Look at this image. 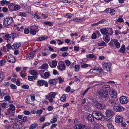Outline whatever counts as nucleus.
Returning <instances> with one entry per match:
<instances>
[{
    "label": "nucleus",
    "instance_id": "1",
    "mask_svg": "<svg viewBox=\"0 0 129 129\" xmlns=\"http://www.w3.org/2000/svg\"><path fill=\"white\" fill-rule=\"evenodd\" d=\"M9 107L7 109L5 112V114L6 115L14 114L15 112V107L13 104H10Z\"/></svg>",
    "mask_w": 129,
    "mask_h": 129
},
{
    "label": "nucleus",
    "instance_id": "2",
    "mask_svg": "<svg viewBox=\"0 0 129 129\" xmlns=\"http://www.w3.org/2000/svg\"><path fill=\"white\" fill-rule=\"evenodd\" d=\"M9 107L7 109L5 112V114L6 115L14 114L15 112V107L13 104H10Z\"/></svg>",
    "mask_w": 129,
    "mask_h": 129
},
{
    "label": "nucleus",
    "instance_id": "3",
    "mask_svg": "<svg viewBox=\"0 0 129 129\" xmlns=\"http://www.w3.org/2000/svg\"><path fill=\"white\" fill-rule=\"evenodd\" d=\"M108 44L114 48L118 49L120 46V44L118 42V40L115 39H112Z\"/></svg>",
    "mask_w": 129,
    "mask_h": 129
},
{
    "label": "nucleus",
    "instance_id": "4",
    "mask_svg": "<svg viewBox=\"0 0 129 129\" xmlns=\"http://www.w3.org/2000/svg\"><path fill=\"white\" fill-rule=\"evenodd\" d=\"M16 36V34L15 33L11 34L9 35L6 34L5 35V39L7 40V42L12 43L14 40V38Z\"/></svg>",
    "mask_w": 129,
    "mask_h": 129
},
{
    "label": "nucleus",
    "instance_id": "5",
    "mask_svg": "<svg viewBox=\"0 0 129 129\" xmlns=\"http://www.w3.org/2000/svg\"><path fill=\"white\" fill-rule=\"evenodd\" d=\"M13 20L11 17L8 18L4 19L3 25L4 26L6 27L11 24L13 22Z\"/></svg>",
    "mask_w": 129,
    "mask_h": 129
},
{
    "label": "nucleus",
    "instance_id": "6",
    "mask_svg": "<svg viewBox=\"0 0 129 129\" xmlns=\"http://www.w3.org/2000/svg\"><path fill=\"white\" fill-rule=\"evenodd\" d=\"M56 96V93L54 92H51L49 94V95L46 96V98L49 101L50 103L54 102L53 98H55Z\"/></svg>",
    "mask_w": 129,
    "mask_h": 129
},
{
    "label": "nucleus",
    "instance_id": "7",
    "mask_svg": "<svg viewBox=\"0 0 129 129\" xmlns=\"http://www.w3.org/2000/svg\"><path fill=\"white\" fill-rule=\"evenodd\" d=\"M7 61L10 63H13L15 62V59L13 55L10 54L8 56H5Z\"/></svg>",
    "mask_w": 129,
    "mask_h": 129
},
{
    "label": "nucleus",
    "instance_id": "8",
    "mask_svg": "<svg viewBox=\"0 0 129 129\" xmlns=\"http://www.w3.org/2000/svg\"><path fill=\"white\" fill-rule=\"evenodd\" d=\"M57 68L59 70L63 71L66 69V66L63 62H59L57 66Z\"/></svg>",
    "mask_w": 129,
    "mask_h": 129
},
{
    "label": "nucleus",
    "instance_id": "9",
    "mask_svg": "<svg viewBox=\"0 0 129 129\" xmlns=\"http://www.w3.org/2000/svg\"><path fill=\"white\" fill-rule=\"evenodd\" d=\"M113 109L116 112H121L124 110V108L121 106H116L113 107Z\"/></svg>",
    "mask_w": 129,
    "mask_h": 129
},
{
    "label": "nucleus",
    "instance_id": "10",
    "mask_svg": "<svg viewBox=\"0 0 129 129\" xmlns=\"http://www.w3.org/2000/svg\"><path fill=\"white\" fill-rule=\"evenodd\" d=\"M123 117L120 115L117 116L115 118V122L118 123H120L123 122Z\"/></svg>",
    "mask_w": 129,
    "mask_h": 129
},
{
    "label": "nucleus",
    "instance_id": "11",
    "mask_svg": "<svg viewBox=\"0 0 129 129\" xmlns=\"http://www.w3.org/2000/svg\"><path fill=\"white\" fill-rule=\"evenodd\" d=\"M98 93L101 96L104 98L107 97L108 95V93L107 92H104L101 90L100 91H98Z\"/></svg>",
    "mask_w": 129,
    "mask_h": 129
},
{
    "label": "nucleus",
    "instance_id": "12",
    "mask_svg": "<svg viewBox=\"0 0 129 129\" xmlns=\"http://www.w3.org/2000/svg\"><path fill=\"white\" fill-rule=\"evenodd\" d=\"M111 66V64L110 63H105L103 65V67H104V69H105L107 71H110Z\"/></svg>",
    "mask_w": 129,
    "mask_h": 129
},
{
    "label": "nucleus",
    "instance_id": "13",
    "mask_svg": "<svg viewBox=\"0 0 129 129\" xmlns=\"http://www.w3.org/2000/svg\"><path fill=\"white\" fill-rule=\"evenodd\" d=\"M102 90L104 92H107L108 93L110 90V88L109 86L108 85H105L103 86L102 88Z\"/></svg>",
    "mask_w": 129,
    "mask_h": 129
},
{
    "label": "nucleus",
    "instance_id": "14",
    "mask_svg": "<svg viewBox=\"0 0 129 129\" xmlns=\"http://www.w3.org/2000/svg\"><path fill=\"white\" fill-rule=\"evenodd\" d=\"M120 103L122 104H125L128 102L127 98L125 96H122L120 98Z\"/></svg>",
    "mask_w": 129,
    "mask_h": 129
},
{
    "label": "nucleus",
    "instance_id": "15",
    "mask_svg": "<svg viewBox=\"0 0 129 129\" xmlns=\"http://www.w3.org/2000/svg\"><path fill=\"white\" fill-rule=\"evenodd\" d=\"M14 114H11L9 116V118L10 122L12 123H16V119L14 118Z\"/></svg>",
    "mask_w": 129,
    "mask_h": 129
},
{
    "label": "nucleus",
    "instance_id": "16",
    "mask_svg": "<svg viewBox=\"0 0 129 129\" xmlns=\"http://www.w3.org/2000/svg\"><path fill=\"white\" fill-rule=\"evenodd\" d=\"M20 43H15L12 46V48L13 50H15L19 48L21 46Z\"/></svg>",
    "mask_w": 129,
    "mask_h": 129
},
{
    "label": "nucleus",
    "instance_id": "17",
    "mask_svg": "<svg viewBox=\"0 0 129 129\" xmlns=\"http://www.w3.org/2000/svg\"><path fill=\"white\" fill-rule=\"evenodd\" d=\"M105 113L106 115L107 116L111 117L113 116L114 114L113 111L110 109L107 110Z\"/></svg>",
    "mask_w": 129,
    "mask_h": 129
},
{
    "label": "nucleus",
    "instance_id": "18",
    "mask_svg": "<svg viewBox=\"0 0 129 129\" xmlns=\"http://www.w3.org/2000/svg\"><path fill=\"white\" fill-rule=\"evenodd\" d=\"M95 114L97 117H95V118L97 120L102 119L103 117V115L100 112H97L95 113Z\"/></svg>",
    "mask_w": 129,
    "mask_h": 129
},
{
    "label": "nucleus",
    "instance_id": "19",
    "mask_svg": "<svg viewBox=\"0 0 129 129\" xmlns=\"http://www.w3.org/2000/svg\"><path fill=\"white\" fill-rule=\"evenodd\" d=\"M48 65L47 63L43 64L41 66V69L45 70H41V73L44 72V71L48 69Z\"/></svg>",
    "mask_w": 129,
    "mask_h": 129
},
{
    "label": "nucleus",
    "instance_id": "20",
    "mask_svg": "<svg viewBox=\"0 0 129 129\" xmlns=\"http://www.w3.org/2000/svg\"><path fill=\"white\" fill-rule=\"evenodd\" d=\"M57 81V79H51L49 80L48 83L50 85H55Z\"/></svg>",
    "mask_w": 129,
    "mask_h": 129
},
{
    "label": "nucleus",
    "instance_id": "21",
    "mask_svg": "<svg viewBox=\"0 0 129 129\" xmlns=\"http://www.w3.org/2000/svg\"><path fill=\"white\" fill-rule=\"evenodd\" d=\"M95 106L97 108L102 109L104 108L105 105L104 104L97 102Z\"/></svg>",
    "mask_w": 129,
    "mask_h": 129
},
{
    "label": "nucleus",
    "instance_id": "22",
    "mask_svg": "<svg viewBox=\"0 0 129 129\" xmlns=\"http://www.w3.org/2000/svg\"><path fill=\"white\" fill-rule=\"evenodd\" d=\"M50 76V73L47 71L44 73L43 75H41V77L44 79H47Z\"/></svg>",
    "mask_w": 129,
    "mask_h": 129
},
{
    "label": "nucleus",
    "instance_id": "23",
    "mask_svg": "<svg viewBox=\"0 0 129 129\" xmlns=\"http://www.w3.org/2000/svg\"><path fill=\"white\" fill-rule=\"evenodd\" d=\"M35 54V51H33L31 52L28 55H27V59L28 60H29L33 58L34 56V55Z\"/></svg>",
    "mask_w": 129,
    "mask_h": 129
},
{
    "label": "nucleus",
    "instance_id": "24",
    "mask_svg": "<svg viewBox=\"0 0 129 129\" xmlns=\"http://www.w3.org/2000/svg\"><path fill=\"white\" fill-rule=\"evenodd\" d=\"M85 126L81 124L76 125L75 127V129H83L85 128Z\"/></svg>",
    "mask_w": 129,
    "mask_h": 129
},
{
    "label": "nucleus",
    "instance_id": "25",
    "mask_svg": "<svg viewBox=\"0 0 129 129\" xmlns=\"http://www.w3.org/2000/svg\"><path fill=\"white\" fill-rule=\"evenodd\" d=\"M110 95L111 97L115 98L117 97V94L114 90H112L111 92L110 93Z\"/></svg>",
    "mask_w": 129,
    "mask_h": 129
},
{
    "label": "nucleus",
    "instance_id": "26",
    "mask_svg": "<svg viewBox=\"0 0 129 129\" xmlns=\"http://www.w3.org/2000/svg\"><path fill=\"white\" fill-rule=\"evenodd\" d=\"M125 50V45L122 44L119 50L122 53H124Z\"/></svg>",
    "mask_w": 129,
    "mask_h": 129
},
{
    "label": "nucleus",
    "instance_id": "27",
    "mask_svg": "<svg viewBox=\"0 0 129 129\" xmlns=\"http://www.w3.org/2000/svg\"><path fill=\"white\" fill-rule=\"evenodd\" d=\"M87 118L89 121L93 122L94 120V118L93 116L90 114L88 115Z\"/></svg>",
    "mask_w": 129,
    "mask_h": 129
},
{
    "label": "nucleus",
    "instance_id": "28",
    "mask_svg": "<svg viewBox=\"0 0 129 129\" xmlns=\"http://www.w3.org/2000/svg\"><path fill=\"white\" fill-rule=\"evenodd\" d=\"M52 65L49 64L50 66L52 68H54L56 67L57 64V62L56 60H53L52 62Z\"/></svg>",
    "mask_w": 129,
    "mask_h": 129
},
{
    "label": "nucleus",
    "instance_id": "29",
    "mask_svg": "<svg viewBox=\"0 0 129 129\" xmlns=\"http://www.w3.org/2000/svg\"><path fill=\"white\" fill-rule=\"evenodd\" d=\"M44 85L46 87H47L48 86V83L46 81L41 80V86Z\"/></svg>",
    "mask_w": 129,
    "mask_h": 129
},
{
    "label": "nucleus",
    "instance_id": "30",
    "mask_svg": "<svg viewBox=\"0 0 129 129\" xmlns=\"http://www.w3.org/2000/svg\"><path fill=\"white\" fill-rule=\"evenodd\" d=\"M100 31L101 32L102 34L103 35H106L108 33V30L106 28L101 29L100 30Z\"/></svg>",
    "mask_w": 129,
    "mask_h": 129
},
{
    "label": "nucleus",
    "instance_id": "31",
    "mask_svg": "<svg viewBox=\"0 0 129 129\" xmlns=\"http://www.w3.org/2000/svg\"><path fill=\"white\" fill-rule=\"evenodd\" d=\"M49 54L48 50H44L42 52V54L43 56L47 55Z\"/></svg>",
    "mask_w": 129,
    "mask_h": 129
},
{
    "label": "nucleus",
    "instance_id": "32",
    "mask_svg": "<svg viewBox=\"0 0 129 129\" xmlns=\"http://www.w3.org/2000/svg\"><path fill=\"white\" fill-rule=\"evenodd\" d=\"M81 67L83 68H85L88 67H90L91 65H90L88 64H87L83 63H81Z\"/></svg>",
    "mask_w": 129,
    "mask_h": 129
},
{
    "label": "nucleus",
    "instance_id": "33",
    "mask_svg": "<svg viewBox=\"0 0 129 129\" xmlns=\"http://www.w3.org/2000/svg\"><path fill=\"white\" fill-rule=\"evenodd\" d=\"M107 127H108L109 129H113L114 128V126H113L112 123L110 122H109L107 123Z\"/></svg>",
    "mask_w": 129,
    "mask_h": 129
},
{
    "label": "nucleus",
    "instance_id": "34",
    "mask_svg": "<svg viewBox=\"0 0 129 129\" xmlns=\"http://www.w3.org/2000/svg\"><path fill=\"white\" fill-rule=\"evenodd\" d=\"M37 77V76H29L28 77V80L30 81L34 80Z\"/></svg>",
    "mask_w": 129,
    "mask_h": 129
},
{
    "label": "nucleus",
    "instance_id": "35",
    "mask_svg": "<svg viewBox=\"0 0 129 129\" xmlns=\"http://www.w3.org/2000/svg\"><path fill=\"white\" fill-rule=\"evenodd\" d=\"M84 109L85 110L89 111L91 110V108L88 105H85L84 107Z\"/></svg>",
    "mask_w": 129,
    "mask_h": 129
},
{
    "label": "nucleus",
    "instance_id": "36",
    "mask_svg": "<svg viewBox=\"0 0 129 129\" xmlns=\"http://www.w3.org/2000/svg\"><path fill=\"white\" fill-rule=\"evenodd\" d=\"M97 45L98 46H105L106 45V44L104 41H102L101 42L99 43H97Z\"/></svg>",
    "mask_w": 129,
    "mask_h": 129
},
{
    "label": "nucleus",
    "instance_id": "37",
    "mask_svg": "<svg viewBox=\"0 0 129 129\" xmlns=\"http://www.w3.org/2000/svg\"><path fill=\"white\" fill-rule=\"evenodd\" d=\"M109 102L112 105H114L116 104L115 101L113 99H110Z\"/></svg>",
    "mask_w": 129,
    "mask_h": 129
},
{
    "label": "nucleus",
    "instance_id": "38",
    "mask_svg": "<svg viewBox=\"0 0 129 129\" xmlns=\"http://www.w3.org/2000/svg\"><path fill=\"white\" fill-rule=\"evenodd\" d=\"M18 15L23 17H25L26 16V13H25L20 12L19 13Z\"/></svg>",
    "mask_w": 129,
    "mask_h": 129
},
{
    "label": "nucleus",
    "instance_id": "39",
    "mask_svg": "<svg viewBox=\"0 0 129 129\" xmlns=\"http://www.w3.org/2000/svg\"><path fill=\"white\" fill-rule=\"evenodd\" d=\"M66 99L65 95L64 94L60 98V100L62 102H65L66 101Z\"/></svg>",
    "mask_w": 129,
    "mask_h": 129
},
{
    "label": "nucleus",
    "instance_id": "40",
    "mask_svg": "<svg viewBox=\"0 0 129 129\" xmlns=\"http://www.w3.org/2000/svg\"><path fill=\"white\" fill-rule=\"evenodd\" d=\"M1 106L2 107L3 109L7 107V103H1Z\"/></svg>",
    "mask_w": 129,
    "mask_h": 129
},
{
    "label": "nucleus",
    "instance_id": "41",
    "mask_svg": "<svg viewBox=\"0 0 129 129\" xmlns=\"http://www.w3.org/2000/svg\"><path fill=\"white\" fill-rule=\"evenodd\" d=\"M50 123L48 122H46L42 126V129H43L46 126H48L50 125Z\"/></svg>",
    "mask_w": 129,
    "mask_h": 129
},
{
    "label": "nucleus",
    "instance_id": "42",
    "mask_svg": "<svg viewBox=\"0 0 129 129\" xmlns=\"http://www.w3.org/2000/svg\"><path fill=\"white\" fill-rule=\"evenodd\" d=\"M37 126V125L36 124H34L31 125L29 127V129H34Z\"/></svg>",
    "mask_w": 129,
    "mask_h": 129
},
{
    "label": "nucleus",
    "instance_id": "43",
    "mask_svg": "<svg viewBox=\"0 0 129 129\" xmlns=\"http://www.w3.org/2000/svg\"><path fill=\"white\" fill-rule=\"evenodd\" d=\"M105 39L106 40H104L106 42H108L110 40V37L108 35H106L105 36Z\"/></svg>",
    "mask_w": 129,
    "mask_h": 129
},
{
    "label": "nucleus",
    "instance_id": "44",
    "mask_svg": "<svg viewBox=\"0 0 129 129\" xmlns=\"http://www.w3.org/2000/svg\"><path fill=\"white\" fill-rule=\"evenodd\" d=\"M5 129H15L14 126L7 125L5 127Z\"/></svg>",
    "mask_w": 129,
    "mask_h": 129
},
{
    "label": "nucleus",
    "instance_id": "45",
    "mask_svg": "<svg viewBox=\"0 0 129 129\" xmlns=\"http://www.w3.org/2000/svg\"><path fill=\"white\" fill-rule=\"evenodd\" d=\"M20 8V6L19 5H15L14 6V11H17Z\"/></svg>",
    "mask_w": 129,
    "mask_h": 129
},
{
    "label": "nucleus",
    "instance_id": "46",
    "mask_svg": "<svg viewBox=\"0 0 129 129\" xmlns=\"http://www.w3.org/2000/svg\"><path fill=\"white\" fill-rule=\"evenodd\" d=\"M1 3L3 4H7L9 3V2L7 1L6 0H2L1 1Z\"/></svg>",
    "mask_w": 129,
    "mask_h": 129
},
{
    "label": "nucleus",
    "instance_id": "47",
    "mask_svg": "<svg viewBox=\"0 0 129 129\" xmlns=\"http://www.w3.org/2000/svg\"><path fill=\"white\" fill-rule=\"evenodd\" d=\"M68 49V47H64L61 48L60 50L61 51H67Z\"/></svg>",
    "mask_w": 129,
    "mask_h": 129
},
{
    "label": "nucleus",
    "instance_id": "48",
    "mask_svg": "<svg viewBox=\"0 0 129 129\" xmlns=\"http://www.w3.org/2000/svg\"><path fill=\"white\" fill-rule=\"evenodd\" d=\"M57 121V119L56 118H54L51 120L50 122L51 123H53L56 122Z\"/></svg>",
    "mask_w": 129,
    "mask_h": 129
},
{
    "label": "nucleus",
    "instance_id": "49",
    "mask_svg": "<svg viewBox=\"0 0 129 129\" xmlns=\"http://www.w3.org/2000/svg\"><path fill=\"white\" fill-rule=\"evenodd\" d=\"M4 98L5 100L8 101H9V100L11 99V98L9 95L5 96L4 97Z\"/></svg>",
    "mask_w": 129,
    "mask_h": 129
},
{
    "label": "nucleus",
    "instance_id": "50",
    "mask_svg": "<svg viewBox=\"0 0 129 129\" xmlns=\"http://www.w3.org/2000/svg\"><path fill=\"white\" fill-rule=\"evenodd\" d=\"M4 79L3 74L0 72V83Z\"/></svg>",
    "mask_w": 129,
    "mask_h": 129
},
{
    "label": "nucleus",
    "instance_id": "51",
    "mask_svg": "<svg viewBox=\"0 0 129 129\" xmlns=\"http://www.w3.org/2000/svg\"><path fill=\"white\" fill-rule=\"evenodd\" d=\"M109 13L111 15H114L115 13V11L114 9H111V11H110Z\"/></svg>",
    "mask_w": 129,
    "mask_h": 129
},
{
    "label": "nucleus",
    "instance_id": "52",
    "mask_svg": "<svg viewBox=\"0 0 129 129\" xmlns=\"http://www.w3.org/2000/svg\"><path fill=\"white\" fill-rule=\"evenodd\" d=\"M95 70L99 71V73H100L103 71V69L101 68H98L97 69H95Z\"/></svg>",
    "mask_w": 129,
    "mask_h": 129
},
{
    "label": "nucleus",
    "instance_id": "53",
    "mask_svg": "<svg viewBox=\"0 0 129 129\" xmlns=\"http://www.w3.org/2000/svg\"><path fill=\"white\" fill-rule=\"evenodd\" d=\"M64 62L67 66H69L71 64L70 61L68 60H65Z\"/></svg>",
    "mask_w": 129,
    "mask_h": 129
},
{
    "label": "nucleus",
    "instance_id": "54",
    "mask_svg": "<svg viewBox=\"0 0 129 129\" xmlns=\"http://www.w3.org/2000/svg\"><path fill=\"white\" fill-rule=\"evenodd\" d=\"M10 87L13 89H15L17 87L16 85L13 84H11L10 86Z\"/></svg>",
    "mask_w": 129,
    "mask_h": 129
},
{
    "label": "nucleus",
    "instance_id": "55",
    "mask_svg": "<svg viewBox=\"0 0 129 129\" xmlns=\"http://www.w3.org/2000/svg\"><path fill=\"white\" fill-rule=\"evenodd\" d=\"M75 71H78L80 68V66L79 65H75Z\"/></svg>",
    "mask_w": 129,
    "mask_h": 129
},
{
    "label": "nucleus",
    "instance_id": "56",
    "mask_svg": "<svg viewBox=\"0 0 129 129\" xmlns=\"http://www.w3.org/2000/svg\"><path fill=\"white\" fill-rule=\"evenodd\" d=\"M104 118L105 120L107 121L106 122L107 123V122L108 123L110 122V120L108 116H107V117H104Z\"/></svg>",
    "mask_w": 129,
    "mask_h": 129
},
{
    "label": "nucleus",
    "instance_id": "57",
    "mask_svg": "<svg viewBox=\"0 0 129 129\" xmlns=\"http://www.w3.org/2000/svg\"><path fill=\"white\" fill-rule=\"evenodd\" d=\"M71 90V87L70 86H68L65 89V91L67 92H69Z\"/></svg>",
    "mask_w": 129,
    "mask_h": 129
},
{
    "label": "nucleus",
    "instance_id": "58",
    "mask_svg": "<svg viewBox=\"0 0 129 129\" xmlns=\"http://www.w3.org/2000/svg\"><path fill=\"white\" fill-rule=\"evenodd\" d=\"M5 95V94H4V92H1V90L0 89V98H2L3 96H4Z\"/></svg>",
    "mask_w": 129,
    "mask_h": 129
},
{
    "label": "nucleus",
    "instance_id": "59",
    "mask_svg": "<svg viewBox=\"0 0 129 129\" xmlns=\"http://www.w3.org/2000/svg\"><path fill=\"white\" fill-rule=\"evenodd\" d=\"M6 62V61L4 60H0V66H2L3 64L5 63Z\"/></svg>",
    "mask_w": 129,
    "mask_h": 129
},
{
    "label": "nucleus",
    "instance_id": "60",
    "mask_svg": "<svg viewBox=\"0 0 129 129\" xmlns=\"http://www.w3.org/2000/svg\"><path fill=\"white\" fill-rule=\"evenodd\" d=\"M20 79L19 78L17 79L16 82V84L18 86H19L20 85Z\"/></svg>",
    "mask_w": 129,
    "mask_h": 129
},
{
    "label": "nucleus",
    "instance_id": "61",
    "mask_svg": "<svg viewBox=\"0 0 129 129\" xmlns=\"http://www.w3.org/2000/svg\"><path fill=\"white\" fill-rule=\"evenodd\" d=\"M21 87L22 88L24 89H28L29 88V86L26 85H23Z\"/></svg>",
    "mask_w": 129,
    "mask_h": 129
},
{
    "label": "nucleus",
    "instance_id": "62",
    "mask_svg": "<svg viewBox=\"0 0 129 129\" xmlns=\"http://www.w3.org/2000/svg\"><path fill=\"white\" fill-rule=\"evenodd\" d=\"M36 72L34 70H32L31 71L30 73L31 75H34L35 76H36Z\"/></svg>",
    "mask_w": 129,
    "mask_h": 129
},
{
    "label": "nucleus",
    "instance_id": "63",
    "mask_svg": "<svg viewBox=\"0 0 129 129\" xmlns=\"http://www.w3.org/2000/svg\"><path fill=\"white\" fill-rule=\"evenodd\" d=\"M29 30L28 28H26L24 30V33L25 34H28L29 33Z\"/></svg>",
    "mask_w": 129,
    "mask_h": 129
},
{
    "label": "nucleus",
    "instance_id": "64",
    "mask_svg": "<svg viewBox=\"0 0 129 129\" xmlns=\"http://www.w3.org/2000/svg\"><path fill=\"white\" fill-rule=\"evenodd\" d=\"M30 32L31 34L33 35H35L36 33V31L34 29H31Z\"/></svg>",
    "mask_w": 129,
    "mask_h": 129
}]
</instances>
